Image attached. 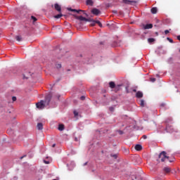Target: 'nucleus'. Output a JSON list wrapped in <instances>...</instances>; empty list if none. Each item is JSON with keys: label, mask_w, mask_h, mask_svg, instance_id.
I'll return each instance as SVG.
<instances>
[{"label": "nucleus", "mask_w": 180, "mask_h": 180, "mask_svg": "<svg viewBox=\"0 0 180 180\" xmlns=\"http://www.w3.org/2000/svg\"><path fill=\"white\" fill-rule=\"evenodd\" d=\"M168 158H169V157L167 156V152L165 151L161 152L159 155V160H160L162 162H164V161L168 160Z\"/></svg>", "instance_id": "1"}, {"label": "nucleus", "mask_w": 180, "mask_h": 180, "mask_svg": "<svg viewBox=\"0 0 180 180\" xmlns=\"http://www.w3.org/2000/svg\"><path fill=\"white\" fill-rule=\"evenodd\" d=\"M109 86H110V88H111V89H113L115 88V89H117V91H119V89H120V85H118L116 86L115 82H110Z\"/></svg>", "instance_id": "2"}, {"label": "nucleus", "mask_w": 180, "mask_h": 180, "mask_svg": "<svg viewBox=\"0 0 180 180\" xmlns=\"http://www.w3.org/2000/svg\"><path fill=\"white\" fill-rule=\"evenodd\" d=\"M68 11H69L70 12H77V13H79V12H83V13H84V15H85V16H88V14H86V13H85V11L72 9L71 8H68Z\"/></svg>", "instance_id": "3"}, {"label": "nucleus", "mask_w": 180, "mask_h": 180, "mask_svg": "<svg viewBox=\"0 0 180 180\" xmlns=\"http://www.w3.org/2000/svg\"><path fill=\"white\" fill-rule=\"evenodd\" d=\"M36 106L38 109H44L45 108L44 101H41L40 102L37 103Z\"/></svg>", "instance_id": "4"}, {"label": "nucleus", "mask_w": 180, "mask_h": 180, "mask_svg": "<svg viewBox=\"0 0 180 180\" xmlns=\"http://www.w3.org/2000/svg\"><path fill=\"white\" fill-rule=\"evenodd\" d=\"M96 23H97V25H98V26L100 27H102V23L100 22L99 20H91V23L90 24V26L94 27V26H95V25H96Z\"/></svg>", "instance_id": "5"}, {"label": "nucleus", "mask_w": 180, "mask_h": 180, "mask_svg": "<svg viewBox=\"0 0 180 180\" xmlns=\"http://www.w3.org/2000/svg\"><path fill=\"white\" fill-rule=\"evenodd\" d=\"M165 131H166V133H172V131H174V127H172V126L168 124L166 126Z\"/></svg>", "instance_id": "6"}, {"label": "nucleus", "mask_w": 180, "mask_h": 180, "mask_svg": "<svg viewBox=\"0 0 180 180\" xmlns=\"http://www.w3.org/2000/svg\"><path fill=\"white\" fill-rule=\"evenodd\" d=\"M91 13H93V15H95L96 16H98V15H100L101 11L98 8H93L91 10Z\"/></svg>", "instance_id": "7"}, {"label": "nucleus", "mask_w": 180, "mask_h": 180, "mask_svg": "<svg viewBox=\"0 0 180 180\" xmlns=\"http://www.w3.org/2000/svg\"><path fill=\"white\" fill-rule=\"evenodd\" d=\"M51 101V95L49 94L45 98V103H50V101Z\"/></svg>", "instance_id": "8"}, {"label": "nucleus", "mask_w": 180, "mask_h": 180, "mask_svg": "<svg viewBox=\"0 0 180 180\" xmlns=\"http://www.w3.org/2000/svg\"><path fill=\"white\" fill-rule=\"evenodd\" d=\"M55 9L56 11H57L58 12H61V6L59 5L58 4H55Z\"/></svg>", "instance_id": "9"}, {"label": "nucleus", "mask_w": 180, "mask_h": 180, "mask_svg": "<svg viewBox=\"0 0 180 180\" xmlns=\"http://www.w3.org/2000/svg\"><path fill=\"white\" fill-rule=\"evenodd\" d=\"M135 150H136V151H141V150H143V146L140 144H137L135 146Z\"/></svg>", "instance_id": "10"}, {"label": "nucleus", "mask_w": 180, "mask_h": 180, "mask_svg": "<svg viewBox=\"0 0 180 180\" xmlns=\"http://www.w3.org/2000/svg\"><path fill=\"white\" fill-rule=\"evenodd\" d=\"M38 130H43V123L39 122L37 125Z\"/></svg>", "instance_id": "11"}, {"label": "nucleus", "mask_w": 180, "mask_h": 180, "mask_svg": "<svg viewBox=\"0 0 180 180\" xmlns=\"http://www.w3.org/2000/svg\"><path fill=\"white\" fill-rule=\"evenodd\" d=\"M122 2H124V4H127V5H131L134 1L130 0H122Z\"/></svg>", "instance_id": "12"}, {"label": "nucleus", "mask_w": 180, "mask_h": 180, "mask_svg": "<svg viewBox=\"0 0 180 180\" xmlns=\"http://www.w3.org/2000/svg\"><path fill=\"white\" fill-rule=\"evenodd\" d=\"M150 12H151V13H153V15H155V13H157V12H158L157 8H156V7L152 8L151 10H150Z\"/></svg>", "instance_id": "13"}, {"label": "nucleus", "mask_w": 180, "mask_h": 180, "mask_svg": "<svg viewBox=\"0 0 180 180\" xmlns=\"http://www.w3.org/2000/svg\"><path fill=\"white\" fill-rule=\"evenodd\" d=\"M76 19H77L78 20H86V18L85 17H83L82 15H80V16H76Z\"/></svg>", "instance_id": "14"}, {"label": "nucleus", "mask_w": 180, "mask_h": 180, "mask_svg": "<svg viewBox=\"0 0 180 180\" xmlns=\"http://www.w3.org/2000/svg\"><path fill=\"white\" fill-rule=\"evenodd\" d=\"M15 39L17 41H22L23 40V39L22 38V36L20 35L15 36Z\"/></svg>", "instance_id": "15"}, {"label": "nucleus", "mask_w": 180, "mask_h": 180, "mask_svg": "<svg viewBox=\"0 0 180 180\" xmlns=\"http://www.w3.org/2000/svg\"><path fill=\"white\" fill-rule=\"evenodd\" d=\"M143 27L144 29H153V24H147Z\"/></svg>", "instance_id": "16"}, {"label": "nucleus", "mask_w": 180, "mask_h": 180, "mask_svg": "<svg viewBox=\"0 0 180 180\" xmlns=\"http://www.w3.org/2000/svg\"><path fill=\"white\" fill-rule=\"evenodd\" d=\"M163 170L166 174H169V172H171V169L169 167H165Z\"/></svg>", "instance_id": "17"}, {"label": "nucleus", "mask_w": 180, "mask_h": 180, "mask_svg": "<svg viewBox=\"0 0 180 180\" xmlns=\"http://www.w3.org/2000/svg\"><path fill=\"white\" fill-rule=\"evenodd\" d=\"M136 98H141L143 96V92L141 91L136 92Z\"/></svg>", "instance_id": "18"}, {"label": "nucleus", "mask_w": 180, "mask_h": 180, "mask_svg": "<svg viewBox=\"0 0 180 180\" xmlns=\"http://www.w3.org/2000/svg\"><path fill=\"white\" fill-rule=\"evenodd\" d=\"M58 130L60 131H63V130H64V124H60L59 125H58Z\"/></svg>", "instance_id": "19"}, {"label": "nucleus", "mask_w": 180, "mask_h": 180, "mask_svg": "<svg viewBox=\"0 0 180 180\" xmlns=\"http://www.w3.org/2000/svg\"><path fill=\"white\" fill-rule=\"evenodd\" d=\"M86 5H89L90 6H92L94 5V1L86 0Z\"/></svg>", "instance_id": "20"}, {"label": "nucleus", "mask_w": 180, "mask_h": 180, "mask_svg": "<svg viewBox=\"0 0 180 180\" xmlns=\"http://www.w3.org/2000/svg\"><path fill=\"white\" fill-rule=\"evenodd\" d=\"M148 43H154V41H155V39L149 38V39H148Z\"/></svg>", "instance_id": "21"}, {"label": "nucleus", "mask_w": 180, "mask_h": 180, "mask_svg": "<svg viewBox=\"0 0 180 180\" xmlns=\"http://www.w3.org/2000/svg\"><path fill=\"white\" fill-rule=\"evenodd\" d=\"M140 105L142 108H144L145 106L144 100H140Z\"/></svg>", "instance_id": "22"}, {"label": "nucleus", "mask_w": 180, "mask_h": 180, "mask_svg": "<svg viewBox=\"0 0 180 180\" xmlns=\"http://www.w3.org/2000/svg\"><path fill=\"white\" fill-rule=\"evenodd\" d=\"M61 16H63L62 14H58L54 16L55 19H60V18H61Z\"/></svg>", "instance_id": "23"}, {"label": "nucleus", "mask_w": 180, "mask_h": 180, "mask_svg": "<svg viewBox=\"0 0 180 180\" xmlns=\"http://www.w3.org/2000/svg\"><path fill=\"white\" fill-rule=\"evenodd\" d=\"M31 19L33 20V22H37V18H36V17L32 15L31 16Z\"/></svg>", "instance_id": "24"}, {"label": "nucleus", "mask_w": 180, "mask_h": 180, "mask_svg": "<svg viewBox=\"0 0 180 180\" xmlns=\"http://www.w3.org/2000/svg\"><path fill=\"white\" fill-rule=\"evenodd\" d=\"M92 20H94V19H92V18H86V20L84 21L85 22H92Z\"/></svg>", "instance_id": "25"}, {"label": "nucleus", "mask_w": 180, "mask_h": 180, "mask_svg": "<svg viewBox=\"0 0 180 180\" xmlns=\"http://www.w3.org/2000/svg\"><path fill=\"white\" fill-rule=\"evenodd\" d=\"M167 40H168L169 41V43H174V40H172V39H170L169 37L167 38Z\"/></svg>", "instance_id": "26"}, {"label": "nucleus", "mask_w": 180, "mask_h": 180, "mask_svg": "<svg viewBox=\"0 0 180 180\" xmlns=\"http://www.w3.org/2000/svg\"><path fill=\"white\" fill-rule=\"evenodd\" d=\"M160 108H165V103H162L160 105Z\"/></svg>", "instance_id": "27"}, {"label": "nucleus", "mask_w": 180, "mask_h": 180, "mask_svg": "<svg viewBox=\"0 0 180 180\" xmlns=\"http://www.w3.org/2000/svg\"><path fill=\"white\" fill-rule=\"evenodd\" d=\"M112 46H113V47H117V46H119V44H117V43H116V42H114Z\"/></svg>", "instance_id": "28"}, {"label": "nucleus", "mask_w": 180, "mask_h": 180, "mask_svg": "<svg viewBox=\"0 0 180 180\" xmlns=\"http://www.w3.org/2000/svg\"><path fill=\"white\" fill-rule=\"evenodd\" d=\"M81 101H85V96H82L80 97Z\"/></svg>", "instance_id": "29"}, {"label": "nucleus", "mask_w": 180, "mask_h": 180, "mask_svg": "<svg viewBox=\"0 0 180 180\" xmlns=\"http://www.w3.org/2000/svg\"><path fill=\"white\" fill-rule=\"evenodd\" d=\"M111 157H113V158H115L116 160V158H117V155H116V154L111 155Z\"/></svg>", "instance_id": "30"}, {"label": "nucleus", "mask_w": 180, "mask_h": 180, "mask_svg": "<svg viewBox=\"0 0 180 180\" xmlns=\"http://www.w3.org/2000/svg\"><path fill=\"white\" fill-rule=\"evenodd\" d=\"M12 101H13V102H15V101H16V97H15V96H13V97H12Z\"/></svg>", "instance_id": "31"}, {"label": "nucleus", "mask_w": 180, "mask_h": 180, "mask_svg": "<svg viewBox=\"0 0 180 180\" xmlns=\"http://www.w3.org/2000/svg\"><path fill=\"white\" fill-rule=\"evenodd\" d=\"M168 33H169V30H165V34H168Z\"/></svg>", "instance_id": "32"}, {"label": "nucleus", "mask_w": 180, "mask_h": 180, "mask_svg": "<svg viewBox=\"0 0 180 180\" xmlns=\"http://www.w3.org/2000/svg\"><path fill=\"white\" fill-rule=\"evenodd\" d=\"M151 82H155V78H150Z\"/></svg>", "instance_id": "33"}, {"label": "nucleus", "mask_w": 180, "mask_h": 180, "mask_svg": "<svg viewBox=\"0 0 180 180\" xmlns=\"http://www.w3.org/2000/svg\"><path fill=\"white\" fill-rule=\"evenodd\" d=\"M118 133H119V134L122 135V134H123L124 132L122 130H119Z\"/></svg>", "instance_id": "34"}, {"label": "nucleus", "mask_w": 180, "mask_h": 180, "mask_svg": "<svg viewBox=\"0 0 180 180\" xmlns=\"http://www.w3.org/2000/svg\"><path fill=\"white\" fill-rule=\"evenodd\" d=\"M74 115H75V116H78V112L74 111Z\"/></svg>", "instance_id": "35"}, {"label": "nucleus", "mask_w": 180, "mask_h": 180, "mask_svg": "<svg viewBox=\"0 0 180 180\" xmlns=\"http://www.w3.org/2000/svg\"><path fill=\"white\" fill-rule=\"evenodd\" d=\"M44 162L45 164H50V162H49V161H47V160H44Z\"/></svg>", "instance_id": "36"}, {"label": "nucleus", "mask_w": 180, "mask_h": 180, "mask_svg": "<svg viewBox=\"0 0 180 180\" xmlns=\"http://www.w3.org/2000/svg\"><path fill=\"white\" fill-rule=\"evenodd\" d=\"M57 68H61V64H58Z\"/></svg>", "instance_id": "37"}, {"label": "nucleus", "mask_w": 180, "mask_h": 180, "mask_svg": "<svg viewBox=\"0 0 180 180\" xmlns=\"http://www.w3.org/2000/svg\"><path fill=\"white\" fill-rule=\"evenodd\" d=\"M142 137H143V139L144 140H146V139H147V136H146V135H143Z\"/></svg>", "instance_id": "38"}, {"label": "nucleus", "mask_w": 180, "mask_h": 180, "mask_svg": "<svg viewBox=\"0 0 180 180\" xmlns=\"http://www.w3.org/2000/svg\"><path fill=\"white\" fill-rule=\"evenodd\" d=\"M83 165L84 167H85V165H88V162H86Z\"/></svg>", "instance_id": "39"}, {"label": "nucleus", "mask_w": 180, "mask_h": 180, "mask_svg": "<svg viewBox=\"0 0 180 180\" xmlns=\"http://www.w3.org/2000/svg\"><path fill=\"white\" fill-rule=\"evenodd\" d=\"M24 78L28 79V77H26V75H24Z\"/></svg>", "instance_id": "40"}, {"label": "nucleus", "mask_w": 180, "mask_h": 180, "mask_svg": "<svg viewBox=\"0 0 180 180\" xmlns=\"http://www.w3.org/2000/svg\"><path fill=\"white\" fill-rule=\"evenodd\" d=\"M52 147H53V148L56 147V143H53V144L52 145Z\"/></svg>", "instance_id": "41"}, {"label": "nucleus", "mask_w": 180, "mask_h": 180, "mask_svg": "<svg viewBox=\"0 0 180 180\" xmlns=\"http://www.w3.org/2000/svg\"><path fill=\"white\" fill-rule=\"evenodd\" d=\"M133 91H134V92H136V89H134Z\"/></svg>", "instance_id": "42"}, {"label": "nucleus", "mask_w": 180, "mask_h": 180, "mask_svg": "<svg viewBox=\"0 0 180 180\" xmlns=\"http://www.w3.org/2000/svg\"><path fill=\"white\" fill-rule=\"evenodd\" d=\"M24 157H25V156L21 157L20 159L22 160Z\"/></svg>", "instance_id": "43"}, {"label": "nucleus", "mask_w": 180, "mask_h": 180, "mask_svg": "<svg viewBox=\"0 0 180 180\" xmlns=\"http://www.w3.org/2000/svg\"><path fill=\"white\" fill-rule=\"evenodd\" d=\"M156 77H160V75H156Z\"/></svg>", "instance_id": "44"}]
</instances>
